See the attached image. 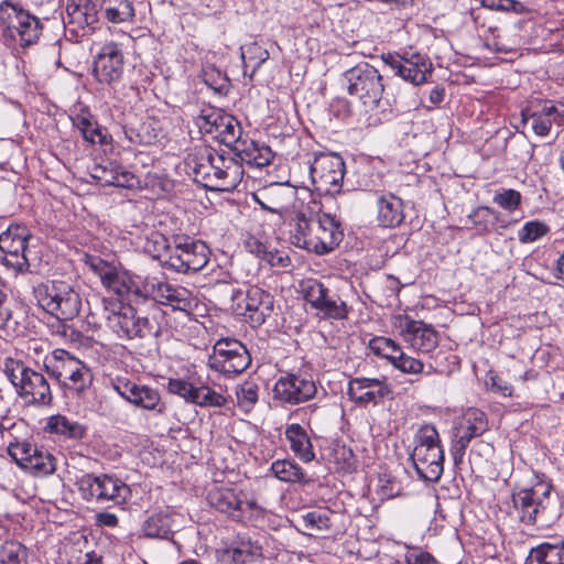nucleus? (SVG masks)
<instances>
[{
	"label": "nucleus",
	"instance_id": "obj_1",
	"mask_svg": "<svg viewBox=\"0 0 564 564\" xmlns=\"http://www.w3.org/2000/svg\"><path fill=\"white\" fill-rule=\"evenodd\" d=\"M289 218L293 223L291 240L299 248L325 254L333 251L343 239L339 221L329 214L307 217L294 203Z\"/></svg>",
	"mask_w": 564,
	"mask_h": 564
},
{
	"label": "nucleus",
	"instance_id": "obj_2",
	"mask_svg": "<svg viewBox=\"0 0 564 564\" xmlns=\"http://www.w3.org/2000/svg\"><path fill=\"white\" fill-rule=\"evenodd\" d=\"M106 325L120 339L159 337L162 333L155 318L139 316L135 308L121 302H105Z\"/></svg>",
	"mask_w": 564,
	"mask_h": 564
},
{
	"label": "nucleus",
	"instance_id": "obj_3",
	"mask_svg": "<svg viewBox=\"0 0 564 564\" xmlns=\"http://www.w3.org/2000/svg\"><path fill=\"white\" fill-rule=\"evenodd\" d=\"M1 369L25 403L45 406L53 400L51 387L43 373L24 365L23 361L7 357Z\"/></svg>",
	"mask_w": 564,
	"mask_h": 564
},
{
	"label": "nucleus",
	"instance_id": "obj_4",
	"mask_svg": "<svg viewBox=\"0 0 564 564\" xmlns=\"http://www.w3.org/2000/svg\"><path fill=\"white\" fill-rule=\"evenodd\" d=\"M410 458L421 479L435 482L441 478L444 469V451L434 425L425 424L417 430Z\"/></svg>",
	"mask_w": 564,
	"mask_h": 564
},
{
	"label": "nucleus",
	"instance_id": "obj_5",
	"mask_svg": "<svg viewBox=\"0 0 564 564\" xmlns=\"http://www.w3.org/2000/svg\"><path fill=\"white\" fill-rule=\"evenodd\" d=\"M45 371L63 388L80 394L93 383L90 368L65 349H54L43 359Z\"/></svg>",
	"mask_w": 564,
	"mask_h": 564
},
{
	"label": "nucleus",
	"instance_id": "obj_6",
	"mask_svg": "<svg viewBox=\"0 0 564 564\" xmlns=\"http://www.w3.org/2000/svg\"><path fill=\"white\" fill-rule=\"evenodd\" d=\"M551 489L550 484L536 482L512 494L513 508L522 523L541 528L549 525L555 517L552 511Z\"/></svg>",
	"mask_w": 564,
	"mask_h": 564
},
{
	"label": "nucleus",
	"instance_id": "obj_7",
	"mask_svg": "<svg viewBox=\"0 0 564 564\" xmlns=\"http://www.w3.org/2000/svg\"><path fill=\"white\" fill-rule=\"evenodd\" d=\"M33 295L45 312L57 319H73L82 306L79 294L64 281H47L33 288Z\"/></svg>",
	"mask_w": 564,
	"mask_h": 564
},
{
	"label": "nucleus",
	"instance_id": "obj_8",
	"mask_svg": "<svg viewBox=\"0 0 564 564\" xmlns=\"http://www.w3.org/2000/svg\"><path fill=\"white\" fill-rule=\"evenodd\" d=\"M75 486L87 502L120 506L130 496V488L122 480L107 474H84L77 478Z\"/></svg>",
	"mask_w": 564,
	"mask_h": 564
},
{
	"label": "nucleus",
	"instance_id": "obj_9",
	"mask_svg": "<svg viewBox=\"0 0 564 564\" xmlns=\"http://www.w3.org/2000/svg\"><path fill=\"white\" fill-rule=\"evenodd\" d=\"M0 24L4 26L6 35L23 47L36 43L41 35L40 20L9 0L0 3Z\"/></svg>",
	"mask_w": 564,
	"mask_h": 564
},
{
	"label": "nucleus",
	"instance_id": "obj_10",
	"mask_svg": "<svg viewBox=\"0 0 564 564\" xmlns=\"http://www.w3.org/2000/svg\"><path fill=\"white\" fill-rule=\"evenodd\" d=\"M161 263L165 269L177 273L200 271L209 261V249L202 241H176L174 246H165Z\"/></svg>",
	"mask_w": 564,
	"mask_h": 564
},
{
	"label": "nucleus",
	"instance_id": "obj_11",
	"mask_svg": "<svg viewBox=\"0 0 564 564\" xmlns=\"http://www.w3.org/2000/svg\"><path fill=\"white\" fill-rule=\"evenodd\" d=\"M350 96L358 98L366 107L375 108L384 91L382 76L368 63H360L345 73Z\"/></svg>",
	"mask_w": 564,
	"mask_h": 564
},
{
	"label": "nucleus",
	"instance_id": "obj_12",
	"mask_svg": "<svg viewBox=\"0 0 564 564\" xmlns=\"http://www.w3.org/2000/svg\"><path fill=\"white\" fill-rule=\"evenodd\" d=\"M195 123L202 133L213 135L230 150L242 134V128L235 117L212 106L200 109Z\"/></svg>",
	"mask_w": 564,
	"mask_h": 564
},
{
	"label": "nucleus",
	"instance_id": "obj_13",
	"mask_svg": "<svg viewBox=\"0 0 564 564\" xmlns=\"http://www.w3.org/2000/svg\"><path fill=\"white\" fill-rule=\"evenodd\" d=\"M250 364L251 356L247 347L234 338L217 340L207 362L210 369L228 377L243 372Z\"/></svg>",
	"mask_w": 564,
	"mask_h": 564
},
{
	"label": "nucleus",
	"instance_id": "obj_14",
	"mask_svg": "<svg viewBox=\"0 0 564 564\" xmlns=\"http://www.w3.org/2000/svg\"><path fill=\"white\" fill-rule=\"evenodd\" d=\"M29 229L21 225H12L0 234V260L3 265L18 273L30 269Z\"/></svg>",
	"mask_w": 564,
	"mask_h": 564
},
{
	"label": "nucleus",
	"instance_id": "obj_15",
	"mask_svg": "<svg viewBox=\"0 0 564 564\" xmlns=\"http://www.w3.org/2000/svg\"><path fill=\"white\" fill-rule=\"evenodd\" d=\"M111 388L127 402L154 415H164L167 410L158 389L141 384L124 377H117L110 382Z\"/></svg>",
	"mask_w": 564,
	"mask_h": 564
},
{
	"label": "nucleus",
	"instance_id": "obj_16",
	"mask_svg": "<svg viewBox=\"0 0 564 564\" xmlns=\"http://www.w3.org/2000/svg\"><path fill=\"white\" fill-rule=\"evenodd\" d=\"M231 308L243 316L252 326L262 325L273 311V297L258 286H250L246 293L232 290Z\"/></svg>",
	"mask_w": 564,
	"mask_h": 564
},
{
	"label": "nucleus",
	"instance_id": "obj_17",
	"mask_svg": "<svg viewBox=\"0 0 564 564\" xmlns=\"http://www.w3.org/2000/svg\"><path fill=\"white\" fill-rule=\"evenodd\" d=\"M488 429V419L485 412L470 408L463 414L453 430L451 445V453L456 465L463 463L470 442L481 436Z\"/></svg>",
	"mask_w": 564,
	"mask_h": 564
},
{
	"label": "nucleus",
	"instance_id": "obj_18",
	"mask_svg": "<svg viewBox=\"0 0 564 564\" xmlns=\"http://www.w3.org/2000/svg\"><path fill=\"white\" fill-rule=\"evenodd\" d=\"M346 167L343 158L334 153H321L310 166V174L316 188L329 195L340 192Z\"/></svg>",
	"mask_w": 564,
	"mask_h": 564
},
{
	"label": "nucleus",
	"instance_id": "obj_19",
	"mask_svg": "<svg viewBox=\"0 0 564 564\" xmlns=\"http://www.w3.org/2000/svg\"><path fill=\"white\" fill-rule=\"evenodd\" d=\"M167 390L200 408H223L227 404V398L210 387H197L184 379H169Z\"/></svg>",
	"mask_w": 564,
	"mask_h": 564
},
{
	"label": "nucleus",
	"instance_id": "obj_20",
	"mask_svg": "<svg viewBox=\"0 0 564 564\" xmlns=\"http://www.w3.org/2000/svg\"><path fill=\"white\" fill-rule=\"evenodd\" d=\"M124 57L118 43L105 44L94 62L93 75L100 84L110 85L120 80L123 73Z\"/></svg>",
	"mask_w": 564,
	"mask_h": 564
},
{
	"label": "nucleus",
	"instance_id": "obj_21",
	"mask_svg": "<svg viewBox=\"0 0 564 564\" xmlns=\"http://www.w3.org/2000/svg\"><path fill=\"white\" fill-rule=\"evenodd\" d=\"M316 391L313 380L294 373L280 377L273 387L274 398L290 404L306 402L315 397Z\"/></svg>",
	"mask_w": 564,
	"mask_h": 564
},
{
	"label": "nucleus",
	"instance_id": "obj_22",
	"mask_svg": "<svg viewBox=\"0 0 564 564\" xmlns=\"http://www.w3.org/2000/svg\"><path fill=\"white\" fill-rule=\"evenodd\" d=\"M395 74L404 80L413 85H422L426 82V75L432 73L433 66L430 59L420 53L411 54V56H392L382 57Z\"/></svg>",
	"mask_w": 564,
	"mask_h": 564
},
{
	"label": "nucleus",
	"instance_id": "obj_23",
	"mask_svg": "<svg viewBox=\"0 0 564 564\" xmlns=\"http://www.w3.org/2000/svg\"><path fill=\"white\" fill-rule=\"evenodd\" d=\"M400 335L414 350L431 352L438 345V333L422 321L405 316L400 319Z\"/></svg>",
	"mask_w": 564,
	"mask_h": 564
},
{
	"label": "nucleus",
	"instance_id": "obj_24",
	"mask_svg": "<svg viewBox=\"0 0 564 564\" xmlns=\"http://www.w3.org/2000/svg\"><path fill=\"white\" fill-rule=\"evenodd\" d=\"M90 268L99 276L102 286L118 296L129 300L134 274L101 259H94L90 262Z\"/></svg>",
	"mask_w": 564,
	"mask_h": 564
},
{
	"label": "nucleus",
	"instance_id": "obj_25",
	"mask_svg": "<svg viewBox=\"0 0 564 564\" xmlns=\"http://www.w3.org/2000/svg\"><path fill=\"white\" fill-rule=\"evenodd\" d=\"M246 492L234 487H215L209 490L207 500L217 511L227 514L232 520H241Z\"/></svg>",
	"mask_w": 564,
	"mask_h": 564
},
{
	"label": "nucleus",
	"instance_id": "obj_26",
	"mask_svg": "<svg viewBox=\"0 0 564 564\" xmlns=\"http://www.w3.org/2000/svg\"><path fill=\"white\" fill-rule=\"evenodd\" d=\"M523 121L530 122L534 133L539 137H545L550 133L552 124L561 126L564 123V104L544 101L541 109L531 113L522 112Z\"/></svg>",
	"mask_w": 564,
	"mask_h": 564
},
{
	"label": "nucleus",
	"instance_id": "obj_27",
	"mask_svg": "<svg viewBox=\"0 0 564 564\" xmlns=\"http://www.w3.org/2000/svg\"><path fill=\"white\" fill-rule=\"evenodd\" d=\"M206 154L212 161L216 174L221 178V182H217L218 189H234L242 178L241 165L234 158H227L213 149L206 150Z\"/></svg>",
	"mask_w": 564,
	"mask_h": 564
},
{
	"label": "nucleus",
	"instance_id": "obj_28",
	"mask_svg": "<svg viewBox=\"0 0 564 564\" xmlns=\"http://www.w3.org/2000/svg\"><path fill=\"white\" fill-rule=\"evenodd\" d=\"M231 151L239 160L256 167L267 166L273 159V152L270 147L242 135L238 139Z\"/></svg>",
	"mask_w": 564,
	"mask_h": 564
},
{
	"label": "nucleus",
	"instance_id": "obj_29",
	"mask_svg": "<svg viewBox=\"0 0 564 564\" xmlns=\"http://www.w3.org/2000/svg\"><path fill=\"white\" fill-rule=\"evenodd\" d=\"M403 202L398 196L386 193L377 199V220L383 228H395L404 220Z\"/></svg>",
	"mask_w": 564,
	"mask_h": 564
},
{
	"label": "nucleus",
	"instance_id": "obj_30",
	"mask_svg": "<svg viewBox=\"0 0 564 564\" xmlns=\"http://www.w3.org/2000/svg\"><path fill=\"white\" fill-rule=\"evenodd\" d=\"M176 513L172 510H161L151 513L142 523L145 538L170 540L174 533Z\"/></svg>",
	"mask_w": 564,
	"mask_h": 564
},
{
	"label": "nucleus",
	"instance_id": "obj_31",
	"mask_svg": "<svg viewBox=\"0 0 564 564\" xmlns=\"http://www.w3.org/2000/svg\"><path fill=\"white\" fill-rule=\"evenodd\" d=\"M72 122L73 126L79 130L85 141L100 145H106L111 142V135L107 132V129L99 126L89 111L82 110L72 117Z\"/></svg>",
	"mask_w": 564,
	"mask_h": 564
},
{
	"label": "nucleus",
	"instance_id": "obj_32",
	"mask_svg": "<svg viewBox=\"0 0 564 564\" xmlns=\"http://www.w3.org/2000/svg\"><path fill=\"white\" fill-rule=\"evenodd\" d=\"M94 3L110 23H126L134 18V8L130 0H94Z\"/></svg>",
	"mask_w": 564,
	"mask_h": 564
},
{
	"label": "nucleus",
	"instance_id": "obj_33",
	"mask_svg": "<svg viewBox=\"0 0 564 564\" xmlns=\"http://www.w3.org/2000/svg\"><path fill=\"white\" fill-rule=\"evenodd\" d=\"M285 437L290 443L292 452L302 462L310 463L314 460L315 453L313 451V445L302 425L296 423L288 425L285 429Z\"/></svg>",
	"mask_w": 564,
	"mask_h": 564
},
{
	"label": "nucleus",
	"instance_id": "obj_34",
	"mask_svg": "<svg viewBox=\"0 0 564 564\" xmlns=\"http://www.w3.org/2000/svg\"><path fill=\"white\" fill-rule=\"evenodd\" d=\"M159 303L170 305L174 310L182 312H189L195 305V297L192 292L184 286L172 285L165 282L163 289H161Z\"/></svg>",
	"mask_w": 564,
	"mask_h": 564
},
{
	"label": "nucleus",
	"instance_id": "obj_35",
	"mask_svg": "<svg viewBox=\"0 0 564 564\" xmlns=\"http://www.w3.org/2000/svg\"><path fill=\"white\" fill-rule=\"evenodd\" d=\"M525 564H564V539L556 543L544 542L532 547Z\"/></svg>",
	"mask_w": 564,
	"mask_h": 564
},
{
	"label": "nucleus",
	"instance_id": "obj_36",
	"mask_svg": "<svg viewBox=\"0 0 564 564\" xmlns=\"http://www.w3.org/2000/svg\"><path fill=\"white\" fill-rule=\"evenodd\" d=\"M45 430L72 440H80L85 435V427L82 424L61 414L50 416Z\"/></svg>",
	"mask_w": 564,
	"mask_h": 564
},
{
	"label": "nucleus",
	"instance_id": "obj_37",
	"mask_svg": "<svg viewBox=\"0 0 564 564\" xmlns=\"http://www.w3.org/2000/svg\"><path fill=\"white\" fill-rule=\"evenodd\" d=\"M315 310L327 318L345 319L348 316L346 302L341 301L337 295L330 294L327 288L325 289L324 296H322V300H319L315 306Z\"/></svg>",
	"mask_w": 564,
	"mask_h": 564
},
{
	"label": "nucleus",
	"instance_id": "obj_38",
	"mask_svg": "<svg viewBox=\"0 0 564 564\" xmlns=\"http://www.w3.org/2000/svg\"><path fill=\"white\" fill-rule=\"evenodd\" d=\"M270 470L281 481L285 482H307L305 473L293 460L278 459L271 464Z\"/></svg>",
	"mask_w": 564,
	"mask_h": 564
},
{
	"label": "nucleus",
	"instance_id": "obj_39",
	"mask_svg": "<svg viewBox=\"0 0 564 564\" xmlns=\"http://www.w3.org/2000/svg\"><path fill=\"white\" fill-rule=\"evenodd\" d=\"M7 452L19 467L25 469L32 456L37 453V446L26 440L15 438L8 444Z\"/></svg>",
	"mask_w": 564,
	"mask_h": 564
},
{
	"label": "nucleus",
	"instance_id": "obj_40",
	"mask_svg": "<svg viewBox=\"0 0 564 564\" xmlns=\"http://www.w3.org/2000/svg\"><path fill=\"white\" fill-rule=\"evenodd\" d=\"M55 457L46 449L37 447V453L32 456L25 469L34 475H51L56 469Z\"/></svg>",
	"mask_w": 564,
	"mask_h": 564
},
{
	"label": "nucleus",
	"instance_id": "obj_41",
	"mask_svg": "<svg viewBox=\"0 0 564 564\" xmlns=\"http://www.w3.org/2000/svg\"><path fill=\"white\" fill-rule=\"evenodd\" d=\"M245 69L251 68V75L261 67L270 57L268 50L263 48L258 43H251L246 46L241 54Z\"/></svg>",
	"mask_w": 564,
	"mask_h": 564
},
{
	"label": "nucleus",
	"instance_id": "obj_42",
	"mask_svg": "<svg viewBox=\"0 0 564 564\" xmlns=\"http://www.w3.org/2000/svg\"><path fill=\"white\" fill-rule=\"evenodd\" d=\"M26 549L20 542L6 541L0 546L1 564H28Z\"/></svg>",
	"mask_w": 564,
	"mask_h": 564
},
{
	"label": "nucleus",
	"instance_id": "obj_43",
	"mask_svg": "<svg viewBox=\"0 0 564 564\" xmlns=\"http://www.w3.org/2000/svg\"><path fill=\"white\" fill-rule=\"evenodd\" d=\"M302 523L306 530L316 532L329 531L332 523L328 511L314 510L302 516Z\"/></svg>",
	"mask_w": 564,
	"mask_h": 564
},
{
	"label": "nucleus",
	"instance_id": "obj_44",
	"mask_svg": "<svg viewBox=\"0 0 564 564\" xmlns=\"http://www.w3.org/2000/svg\"><path fill=\"white\" fill-rule=\"evenodd\" d=\"M549 231L550 227L545 223L531 220L518 231V239L521 243H531L547 235Z\"/></svg>",
	"mask_w": 564,
	"mask_h": 564
},
{
	"label": "nucleus",
	"instance_id": "obj_45",
	"mask_svg": "<svg viewBox=\"0 0 564 564\" xmlns=\"http://www.w3.org/2000/svg\"><path fill=\"white\" fill-rule=\"evenodd\" d=\"M194 173L197 178H202L205 182L206 187L218 189L217 182H221V178L216 174L215 167L207 154L202 156L200 161L195 164Z\"/></svg>",
	"mask_w": 564,
	"mask_h": 564
},
{
	"label": "nucleus",
	"instance_id": "obj_46",
	"mask_svg": "<svg viewBox=\"0 0 564 564\" xmlns=\"http://www.w3.org/2000/svg\"><path fill=\"white\" fill-rule=\"evenodd\" d=\"M267 511L264 508L258 505L257 500L252 497H248L246 495L242 506V518L238 520L239 522H252L258 525L263 521Z\"/></svg>",
	"mask_w": 564,
	"mask_h": 564
},
{
	"label": "nucleus",
	"instance_id": "obj_47",
	"mask_svg": "<svg viewBox=\"0 0 564 564\" xmlns=\"http://www.w3.org/2000/svg\"><path fill=\"white\" fill-rule=\"evenodd\" d=\"M390 393L389 386H381V389H355V395L349 397L359 404H376Z\"/></svg>",
	"mask_w": 564,
	"mask_h": 564
},
{
	"label": "nucleus",
	"instance_id": "obj_48",
	"mask_svg": "<svg viewBox=\"0 0 564 564\" xmlns=\"http://www.w3.org/2000/svg\"><path fill=\"white\" fill-rule=\"evenodd\" d=\"M3 281L0 278V330L9 335L15 330L17 323L13 321L12 311L7 304L8 296L3 290Z\"/></svg>",
	"mask_w": 564,
	"mask_h": 564
},
{
	"label": "nucleus",
	"instance_id": "obj_49",
	"mask_svg": "<svg viewBox=\"0 0 564 564\" xmlns=\"http://www.w3.org/2000/svg\"><path fill=\"white\" fill-rule=\"evenodd\" d=\"M238 405L249 411L258 401V386L253 382H245L237 392Z\"/></svg>",
	"mask_w": 564,
	"mask_h": 564
},
{
	"label": "nucleus",
	"instance_id": "obj_50",
	"mask_svg": "<svg viewBox=\"0 0 564 564\" xmlns=\"http://www.w3.org/2000/svg\"><path fill=\"white\" fill-rule=\"evenodd\" d=\"M481 6L492 11L514 12L517 14L527 12L525 6L517 0H481Z\"/></svg>",
	"mask_w": 564,
	"mask_h": 564
},
{
	"label": "nucleus",
	"instance_id": "obj_51",
	"mask_svg": "<svg viewBox=\"0 0 564 564\" xmlns=\"http://www.w3.org/2000/svg\"><path fill=\"white\" fill-rule=\"evenodd\" d=\"M101 183L104 185L132 188L139 183V181L133 173L120 166L116 176H111V178L101 177Z\"/></svg>",
	"mask_w": 564,
	"mask_h": 564
},
{
	"label": "nucleus",
	"instance_id": "obj_52",
	"mask_svg": "<svg viewBox=\"0 0 564 564\" xmlns=\"http://www.w3.org/2000/svg\"><path fill=\"white\" fill-rule=\"evenodd\" d=\"M325 289L326 286L317 280H307L302 285L304 299L313 308L324 296Z\"/></svg>",
	"mask_w": 564,
	"mask_h": 564
},
{
	"label": "nucleus",
	"instance_id": "obj_53",
	"mask_svg": "<svg viewBox=\"0 0 564 564\" xmlns=\"http://www.w3.org/2000/svg\"><path fill=\"white\" fill-rule=\"evenodd\" d=\"M494 202L501 208L513 212L521 204V194L516 189H505L494 196Z\"/></svg>",
	"mask_w": 564,
	"mask_h": 564
},
{
	"label": "nucleus",
	"instance_id": "obj_54",
	"mask_svg": "<svg viewBox=\"0 0 564 564\" xmlns=\"http://www.w3.org/2000/svg\"><path fill=\"white\" fill-rule=\"evenodd\" d=\"M402 491L401 485L390 475H382L379 478V495L382 498L390 499L400 496Z\"/></svg>",
	"mask_w": 564,
	"mask_h": 564
},
{
	"label": "nucleus",
	"instance_id": "obj_55",
	"mask_svg": "<svg viewBox=\"0 0 564 564\" xmlns=\"http://www.w3.org/2000/svg\"><path fill=\"white\" fill-rule=\"evenodd\" d=\"M393 367L404 373L420 375L424 369V364L420 359L411 357L403 351Z\"/></svg>",
	"mask_w": 564,
	"mask_h": 564
},
{
	"label": "nucleus",
	"instance_id": "obj_56",
	"mask_svg": "<svg viewBox=\"0 0 564 564\" xmlns=\"http://www.w3.org/2000/svg\"><path fill=\"white\" fill-rule=\"evenodd\" d=\"M486 387L490 391L500 393L503 397L512 395V387L492 370L487 375Z\"/></svg>",
	"mask_w": 564,
	"mask_h": 564
},
{
	"label": "nucleus",
	"instance_id": "obj_57",
	"mask_svg": "<svg viewBox=\"0 0 564 564\" xmlns=\"http://www.w3.org/2000/svg\"><path fill=\"white\" fill-rule=\"evenodd\" d=\"M495 215V210L490 207H478L469 216L471 225L481 231H488L489 217Z\"/></svg>",
	"mask_w": 564,
	"mask_h": 564
},
{
	"label": "nucleus",
	"instance_id": "obj_58",
	"mask_svg": "<svg viewBox=\"0 0 564 564\" xmlns=\"http://www.w3.org/2000/svg\"><path fill=\"white\" fill-rule=\"evenodd\" d=\"M381 386L388 383L379 378H355L349 381L348 395H355V389H381Z\"/></svg>",
	"mask_w": 564,
	"mask_h": 564
},
{
	"label": "nucleus",
	"instance_id": "obj_59",
	"mask_svg": "<svg viewBox=\"0 0 564 564\" xmlns=\"http://www.w3.org/2000/svg\"><path fill=\"white\" fill-rule=\"evenodd\" d=\"M67 13L70 18L69 23H75L79 28L89 25L94 21L93 14L88 15L86 12L83 11V9H80L77 6H68Z\"/></svg>",
	"mask_w": 564,
	"mask_h": 564
},
{
	"label": "nucleus",
	"instance_id": "obj_60",
	"mask_svg": "<svg viewBox=\"0 0 564 564\" xmlns=\"http://www.w3.org/2000/svg\"><path fill=\"white\" fill-rule=\"evenodd\" d=\"M332 456L334 462L338 465L341 463L344 467H351L354 464V454L352 451L345 445L336 444L333 448Z\"/></svg>",
	"mask_w": 564,
	"mask_h": 564
},
{
	"label": "nucleus",
	"instance_id": "obj_61",
	"mask_svg": "<svg viewBox=\"0 0 564 564\" xmlns=\"http://www.w3.org/2000/svg\"><path fill=\"white\" fill-rule=\"evenodd\" d=\"M165 282L160 281L158 278L154 276H147L145 278V290H144V299H151L155 302L159 301L161 297V289H163Z\"/></svg>",
	"mask_w": 564,
	"mask_h": 564
},
{
	"label": "nucleus",
	"instance_id": "obj_62",
	"mask_svg": "<svg viewBox=\"0 0 564 564\" xmlns=\"http://www.w3.org/2000/svg\"><path fill=\"white\" fill-rule=\"evenodd\" d=\"M264 261L268 262L271 267L278 268H286L291 263V259L286 252L279 251L276 249H269Z\"/></svg>",
	"mask_w": 564,
	"mask_h": 564
},
{
	"label": "nucleus",
	"instance_id": "obj_63",
	"mask_svg": "<svg viewBox=\"0 0 564 564\" xmlns=\"http://www.w3.org/2000/svg\"><path fill=\"white\" fill-rule=\"evenodd\" d=\"M144 290H145V278L134 274L132 284H131L129 301L144 302L145 301Z\"/></svg>",
	"mask_w": 564,
	"mask_h": 564
},
{
	"label": "nucleus",
	"instance_id": "obj_64",
	"mask_svg": "<svg viewBox=\"0 0 564 564\" xmlns=\"http://www.w3.org/2000/svg\"><path fill=\"white\" fill-rule=\"evenodd\" d=\"M434 557L422 550H412L405 555V564H433Z\"/></svg>",
	"mask_w": 564,
	"mask_h": 564
}]
</instances>
